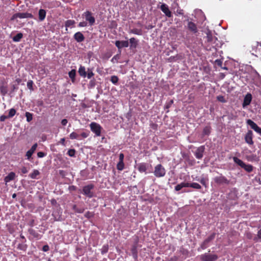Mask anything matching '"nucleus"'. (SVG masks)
Masks as SVG:
<instances>
[{
	"instance_id": "obj_41",
	"label": "nucleus",
	"mask_w": 261,
	"mask_h": 261,
	"mask_svg": "<svg viewBox=\"0 0 261 261\" xmlns=\"http://www.w3.org/2000/svg\"><path fill=\"white\" fill-rule=\"evenodd\" d=\"M200 182L205 187H206L207 182L208 181V179L206 178H201L199 180Z\"/></svg>"
},
{
	"instance_id": "obj_12",
	"label": "nucleus",
	"mask_w": 261,
	"mask_h": 261,
	"mask_svg": "<svg viewBox=\"0 0 261 261\" xmlns=\"http://www.w3.org/2000/svg\"><path fill=\"white\" fill-rule=\"evenodd\" d=\"M115 45L118 48L119 51L122 47H127L129 45L127 41H116L115 43Z\"/></svg>"
},
{
	"instance_id": "obj_18",
	"label": "nucleus",
	"mask_w": 261,
	"mask_h": 261,
	"mask_svg": "<svg viewBox=\"0 0 261 261\" xmlns=\"http://www.w3.org/2000/svg\"><path fill=\"white\" fill-rule=\"evenodd\" d=\"M37 147V144L35 143L32 146L31 148L27 152L26 156H27V158L28 160L30 159V158L31 157L32 154L34 153V152L36 150Z\"/></svg>"
},
{
	"instance_id": "obj_54",
	"label": "nucleus",
	"mask_w": 261,
	"mask_h": 261,
	"mask_svg": "<svg viewBox=\"0 0 261 261\" xmlns=\"http://www.w3.org/2000/svg\"><path fill=\"white\" fill-rule=\"evenodd\" d=\"M42 250L44 252H46L49 250V246L47 245L43 246Z\"/></svg>"
},
{
	"instance_id": "obj_45",
	"label": "nucleus",
	"mask_w": 261,
	"mask_h": 261,
	"mask_svg": "<svg viewBox=\"0 0 261 261\" xmlns=\"http://www.w3.org/2000/svg\"><path fill=\"white\" fill-rule=\"evenodd\" d=\"M75 151L73 149H70L68 151L67 154L70 156H74L75 155Z\"/></svg>"
},
{
	"instance_id": "obj_5",
	"label": "nucleus",
	"mask_w": 261,
	"mask_h": 261,
	"mask_svg": "<svg viewBox=\"0 0 261 261\" xmlns=\"http://www.w3.org/2000/svg\"><path fill=\"white\" fill-rule=\"evenodd\" d=\"M82 16L85 18L86 21L88 22L90 25H93L95 23V19L91 12L86 11L83 13Z\"/></svg>"
},
{
	"instance_id": "obj_25",
	"label": "nucleus",
	"mask_w": 261,
	"mask_h": 261,
	"mask_svg": "<svg viewBox=\"0 0 261 261\" xmlns=\"http://www.w3.org/2000/svg\"><path fill=\"white\" fill-rule=\"evenodd\" d=\"M70 138L71 139L81 140L80 135L76 132H72L70 134Z\"/></svg>"
},
{
	"instance_id": "obj_6",
	"label": "nucleus",
	"mask_w": 261,
	"mask_h": 261,
	"mask_svg": "<svg viewBox=\"0 0 261 261\" xmlns=\"http://www.w3.org/2000/svg\"><path fill=\"white\" fill-rule=\"evenodd\" d=\"M91 131L95 134L96 136H100L101 135V126L96 122H92L90 124Z\"/></svg>"
},
{
	"instance_id": "obj_51",
	"label": "nucleus",
	"mask_w": 261,
	"mask_h": 261,
	"mask_svg": "<svg viewBox=\"0 0 261 261\" xmlns=\"http://www.w3.org/2000/svg\"><path fill=\"white\" fill-rule=\"evenodd\" d=\"M180 186L181 187V188H184V187H189V183H188V182H181L180 183Z\"/></svg>"
},
{
	"instance_id": "obj_28",
	"label": "nucleus",
	"mask_w": 261,
	"mask_h": 261,
	"mask_svg": "<svg viewBox=\"0 0 261 261\" xmlns=\"http://www.w3.org/2000/svg\"><path fill=\"white\" fill-rule=\"evenodd\" d=\"M23 35L22 33H18L16 35L13 37V40L14 42H19L21 40V39L22 38Z\"/></svg>"
},
{
	"instance_id": "obj_33",
	"label": "nucleus",
	"mask_w": 261,
	"mask_h": 261,
	"mask_svg": "<svg viewBox=\"0 0 261 261\" xmlns=\"http://www.w3.org/2000/svg\"><path fill=\"white\" fill-rule=\"evenodd\" d=\"M121 50H119V53L115 55L111 59V62L113 63L118 62V60L120 59V54Z\"/></svg>"
},
{
	"instance_id": "obj_20",
	"label": "nucleus",
	"mask_w": 261,
	"mask_h": 261,
	"mask_svg": "<svg viewBox=\"0 0 261 261\" xmlns=\"http://www.w3.org/2000/svg\"><path fill=\"white\" fill-rule=\"evenodd\" d=\"M46 12L44 9H40L38 12L39 19L40 21H43L46 17Z\"/></svg>"
},
{
	"instance_id": "obj_27",
	"label": "nucleus",
	"mask_w": 261,
	"mask_h": 261,
	"mask_svg": "<svg viewBox=\"0 0 261 261\" xmlns=\"http://www.w3.org/2000/svg\"><path fill=\"white\" fill-rule=\"evenodd\" d=\"M40 174V172L37 170H34L33 172L31 173L29 176L32 179H36L37 176Z\"/></svg>"
},
{
	"instance_id": "obj_59",
	"label": "nucleus",
	"mask_w": 261,
	"mask_h": 261,
	"mask_svg": "<svg viewBox=\"0 0 261 261\" xmlns=\"http://www.w3.org/2000/svg\"><path fill=\"white\" fill-rule=\"evenodd\" d=\"M67 122H68L67 120V119H63V120H62V121H61V124H62L63 125L65 126V125H66L67 124Z\"/></svg>"
},
{
	"instance_id": "obj_2",
	"label": "nucleus",
	"mask_w": 261,
	"mask_h": 261,
	"mask_svg": "<svg viewBox=\"0 0 261 261\" xmlns=\"http://www.w3.org/2000/svg\"><path fill=\"white\" fill-rule=\"evenodd\" d=\"M233 160L234 162L240 166L241 167L243 168L248 172H250L253 170V167L252 165L250 164H246L244 162H243L241 160L239 159L237 157H233Z\"/></svg>"
},
{
	"instance_id": "obj_11",
	"label": "nucleus",
	"mask_w": 261,
	"mask_h": 261,
	"mask_svg": "<svg viewBox=\"0 0 261 261\" xmlns=\"http://www.w3.org/2000/svg\"><path fill=\"white\" fill-rule=\"evenodd\" d=\"M160 8L166 16L168 17H170L171 16V12L170 11L168 6L166 4H162Z\"/></svg>"
},
{
	"instance_id": "obj_57",
	"label": "nucleus",
	"mask_w": 261,
	"mask_h": 261,
	"mask_svg": "<svg viewBox=\"0 0 261 261\" xmlns=\"http://www.w3.org/2000/svg\"><path fill=\"white\" fill-rule=\"evenodd\" d=\"M132 253L133 254V255L135 256H137V253H136V247H134L132 249Z\"/></svg>"
},
{
	"instance_id": "obj_13",
	"label": "nucleus",
	"mask_w": 261,
	"mask_h": 261,
	"mask_svg": "<svg viewBox=\"0 0 261 261\" xmlns=\"http://www.w3.org/2000/svg\"><path fill=\"white\" fill-rule=\"evenodd\" d=\"M251 100H252L251 94L250 93L247 94L244 98V100H243V107L244 108L246 107H247V106H248L250 103Z\"/></svg>"
},
{
	"instance_id": "obj_15",
	"label": "nucleus",
	"mask_w": 261,
	"mask_h": 261,
	"mask_svg": "<svg viewBox=\"0 0 261 261\" xmlns=\"http://www.w3.org/2000/svg\"><path fill=\"white\" fill-rule=\"evenodd\" d=\"M187 27L188 29L192 32L193 33L197 32L198 30L196 24L192 21H188L187 24Z\"/></svg>"
},
{
	"instance_id": "obj_64",
	"label": "nucleus",
	"mask_w": 261,
	"mask_h": 261,
	"mask_svg": "<svg viewBox=\"0 0 261 261\" xmlns=\"http://www.w3.org/2000/svg\"><path fill=\"white\" fill-rule=\"evenodd\" d=\"M29 232L31 234H34L35 231L33 229H30Z\"/></svg>"
},
{
	"instance_id": "obj_22",
	"label": "nucleus",
	"mask_w": 261,
	"mask_h": 261,
	"mask_svg": "<svg viewBox=\"0 0 261 261\" xmlns=\"http://www.w3.org/2000/svg\"><path fill=\"white\" fill-rule=\"evenodd\" d=\"M78 72L81 76L83 77H86L87 72L86 71V68L84 66H80L78 70Z\"/></svg>"
},
{
	"instance_id": "obj_35",
	"label": "nucleus",
	"mask_w": 261,
	"mask_h": 261,
	"mask_svg": "<svg viewBox=\"0 0 261 261\" xmlns=\"http://www.w3.org/2000/svg\"><path fill=\"white\" fill-rule=\"evenodd\" d=\"M124 164L123 162L119 161L117 164V169L118 170L122 171L124 169Z\"/></svg>"
},
{
	"instance_id": "obj_47",
	"label": "nucleus",
	"mask_w": 261,
	"mask_h": 261,
	"mask_svg": "<svg viewBox=\"0 0 261 261\" xmlns=\"http://www.w3.org/2000/svg\"><path fill=\"white\" fill-rule=\"evenodd\" d=\"M80 135V138L82 139V138H86L87 137H88L89 135V132H83L81 134H79Z\"/></svg>"
},
{
	"instance_id": "obj_29",
	"label": "nucleus",
	"mask_w": 261,
	"mask_h": 261,
	"mask_svg": "<svg viewBox=\"0 0 261 261\" xmlns=\"http://www.w3.org/2000/svg\"><path fill=\"white\" fill-rule=\"evenodd\" d=\"M0 91L2 94L5 96L8 93L7 87L5 85H2L0 87Z\"/></svg>"
},
{
	"instance_id": "obj_53",
	"label": "nucleus",
	"mask_w": 261,
	"mask_h": 261,
	"mask_svg": "<svg viewBox=\"0 0 261 261\" xmlns=\"http://www.w3.org/2000/svg\"><path fill=\"white\" fill-rule=\"evenodd\" d=\"M45 155V154L43 152H38L37 153V156L38 158H43Z\"/></svg>"
},
{
	"instance_id": "obj_38",
	"label": "nucleus",
	"mask_w": 261,
	"mask_h": 261,
	"mask_svg": "<svg viewBox=\"0 0 261 261\" xmlns=\"http://www.w3.org/2000/svg\"><path fill=\"white\" fill-rule=\"evenodd\" d=\"M16 110L14 108L11 109L9 111V114L8 115L9 118L13 117L16 114Z\"/></svg>"
},
{
	"instance_id": "obj_3",
	"label": "nucleus",
	"mask_w": 261,
	"mask_h": 261,
	"mask_svg": "<svg viewBox=\"0 0 261 261\" xmlns=\"http://www.w3.org/2000/svg\"><path fill=\"white\" fill-rule=\"evenodd\" d=\"M215 236L216 233H213L205 239L201 244L200 247L197 249L198 251H200L201 250H204L210 246V243L215 239Z\"/></svg>"
},
{
	"instance_id": "obj_10",
	"label": "nucleus",
	"mask_w": 261,
	"mask_h": 261,
	"mask_svg": "<svg viewBox=\"0 0 261 261\" xmlns=\"http://www.w3.org/2000/svg\"><path fill=\"white\" fill-rule=\"evenodd\" d=\"M205 150L204 146H201L197 148L194 153L195 157L198 159H201L203 156V152Z\"/></svg>"
},
{
	"instance_id": "obj_63",
	"label": "nucleus",
	"mask_w": 261,
	"mask_h": 261,
	"mask_svg": "<svg viewBox=\"0 0 261 261\" xmlns=\"http://www.w3.org/2000/svg\"><path fill=\"white\" fill-rule=\"evenodd\" d=\"M64 142H65V139L64 138H62L60 140V142L61 143H62L63 145L64 144Z\"/></svg>"
},
{
	"instance_id": "obj_32",
	"label": "nucleus",
	"mask_w": 261,
	"mask_h": 261,
	"mask_svg": "<svg viewBox=\"0 0 261 261\" xmlns=\"http://www.w3.org/2000/svg\"><path fill=\"white\" fill-rule=\"evenodd\" d=\"M75 22L73 20H68L65 22V26L66 28L70 27L75 24Z\"/></svg>"
},
{
	"instance_id": "obj_39",
	"label": "nucleus",
	"mask_w": 261,
	"mask_h": 261,
	"mask_svg": "<svg viewBox=\"0 0 261 261\" xmlns=\"http://www.w3.org/2000/svg\"><path fill=\"white\" fill-rule=\"evenodd\" d=\"M206 34L207 41L211 42L213 39V36L210 30H208Z\"/></svg>"
},
{
	"instance_id": "obj_61",
	"label": "nucleus",
	"mask_w": 261,
	"mask_h": 261,
	"mask_svg": "<svg viewBox=\"0 0 261 261\" xmlns=\"http://www.w3.org/2000/svg\"><path fill=\"white\" fill-rule=\"evenodd\" d=\"M257 236L258 239H261V229L258 231Z\"/></svg>"
},
{
	"instance_id": "obj_8",
	"label": "nucleus",
	"mask_w": 261,
	"mask_h": 261,
	"mask_svg": "<svg viewBox=\"0 0 261 261\" xmlns=\"http://www.w3.org/2000/svg\"><path fill=\"white\" fill-rule=\"evenodd\" d=\"M247 123L252 129L261 135V128L258 126L251 119H248L247 120Z\"/></svg>"
},
{
	"instance_id": "obj_58",
	"label": "nucleus",
	"mask_w": 261,
	"mask_h": 261,
	"mask_svg": "<svg viewBox=\"0 0 261 261\" xmlns=\"http://www.w3.org/2000/svg\"><path fill=\"white\" fill-rule=\"evenodd\" d=\"M182 189L181 187L180 186L179 184L176 185L175 187V190L177 191L180 190Z\"/></svg>"
},
{
	"instance_id": "obj_9",
	"label": "nucleus",
	"mask_w": 261,
	"mask_h": 261,
	"mask_svg": "<svg viewBox=\"0 0 261 261\" xmlns=\"http://www.w3.org/2000/svg\"><path fill=\"white\" fill-rule=\"evenodd\" d=\"M214 181L218 184L228 185L229 184V180L223 175L215 177L214 178Z\"/></svg>"
},
{
	"instance_id": "obj_55",
	"label": "nucleus",
	"mask_w": 261,
	"mask_h": 261,
	"mask_svg": "<svg viewBox=\"0 0 261 261\" xmlns=\"http://www.w3.org/2000/svg\"><path fill=\"white\" fill-rule=\"evenodd\" d=\"M21 172L23 174L27 173L28 172L27 168L25 167H23L21 169Z\"/></svg>"
},
{
	"instance_id": "obj_4",
	"label": "nucleus",
	"mask_w": 261,
	"mask_h": 261,
	"mask_svg": "<svg viewBox=\"0 0 261 261\" xmlns=\"http://www.w3.org/2000/svg\"><path fill=\"white\" fill-rule=\"evenodd\" d=\"M153 173L156 177H162L165 175L166 170L161 164H158L154 167Z\"/></svg>"
},
{
	"instance_id": "obj_21",
	"label": "nucleus",
	"mask_w": 261,
	"mask_h": 261,
	"mask_svg": "<svg viewBox=\"0 0 261 261\" xmlns=\"http://www.w3.org/2000/svg\"><path fill=\"white\" fill-rule=\"evenodd\" d=\"M19 18H32L33 17V15L31 13H18V15H17Z\"/></svg>"
},
{
	"instance_id": "obj_60",
	"label": "nucleus",
	"mask_w": 261,
	"mask_h": 261,
	"mask_svg": "<svg viewBox=\"0 0 261 261\" xmlns=\"http://www.w3.org/2000/svg\"><path fill=\"white\" fill-rule=\"evenodd\" d=\"M18 15V13H15L14 14L11 18L12 20H14L15 18H19V17L17 16Z\"/></svg>"
},
{
	"instance_id": "obj_34",
	"label": "nucleus",
	"mask_w": 261,
	"mask_h": 261,
	"mask_svg": "<svg viewBox=\"0 0 261 261\" xmlns=\"http://www.w3.org/2000/svg\"><path fill=\"white\" fill-rule=\"evenodd\" d=\"M189 187H191L196 189H200L201 188V186L196 182L189 184Z\"/></svg>"
},
{
	"instance_id": "obj_26",
	"label": "nucleus",
	"mask_w": 261,
	"mask_h": 261,
	"mask_svg": "<svg viewBox=\"0 0 261 261\" xmlns=\"http://www.w3.org/2000/svg\"><path fill=\"white\" fill-rule=\"evenodd\" d=\"M69 77L71 79L72 82H74L75 76L76 75V70L75 69L71 70L68 73Z\"/></svg>"
},
{
	"instance_id": "obj_7",
	"label": "nucleus",
	"mask_w": 261,
	"mask_h": 261,
	"mask_svg": "<svg viewBox=\"0 0 261 261\" xmlns=\"http://www.w3.org/2000/svg\"><path fill=\"white\" fill-rule=\"evenodd\" d=\"M94 188L93 185H89L83 187V192L84 195L91 198L93 196V192L92 191Z\"/></svg>"
},
{
	"instance_id": "obj_19",
	"label": "nucleus",
	"mask_w": 261,
	"mask_h": 261,
	"mask_svg": "<svg viewBox=\"0 0 261 261\" xmlns=\"http://www.w3.org/2000/svg\"><path fill=\"white\" fill-rule=\"evenodd\" d=\"M15 177V173L11 172L7 176H6L5 177L4 181L7 184V182H9L10 181L13 180L14 179Z\"/></svg>"
},
{
	"instance_id": "obj_24",
	"label": "nucleus",
	"mask_w": 261,
	"mask_h": 261,
	"mask_svg": "<svg viewBox=\"0 0 261 261\" xmlns=\"http://www.w3.org/2000/svg\"><path fill=\"white\" fill-rule=\"evenodd\" d=\"M129 33L134 34L138 35H141L142 34V31L141 29H133L129 31Z\"/></svg>"
},
{
	"instance_id": "obj_36",
	"label": "nucleus",
	"mask_w": 261,
	"mask_h": 261,
	"mask_svg": "<svg viewBox=\"0 0 261 261\" xmlns=\"http://www.w3.org/2000/svg\"><path fill=\"white\" fill-rule=\"evenodd\" d=\"M25 116L27 118V121L28 122H30L33 119V115L32 113H30V112H26L25 114Z\"/></svg>"
},
{
	"instance_id": "obj_1",
	"label": "nucleus",
	"mask_w": 261,
	"mask_h": 261,
	"mask_svg": "<svg viewBox=\"0 0 261 261\" xmlns=\"http://www.w3.org/2000/svg\"><path fill=\"white\" fill-rule=\"evenodd\" d=\"M199 258L201 261H216L218 259V256L216 254L211 253L209 250L207 252L199 256Z\"/></svg>"
},
{
	"instance_id": "obj_23",
	"label": "nucleus",
	"mask_w": 261,
	"mask_h": 261,
	"mask_svg": "<svg viewBox=\"0 0 261 261\" xmlns=\"http://www.w3.org/2000/svg\"><path fill=\"white\" fill-rule=\"evenodd\" d=\"M181 59V56L180 55H176L175 56H171V57H169L167 59V60L169 62H172L177 61L178 60H180Z\"/></svg>"
},
{
	"instance_id": "obj_43",
	"label": "nucleus",
	"mask_w": 261,
	"mask_h": 261,
	"mask_svg": "<svg viewBox=\"0 0 261 261\" xmlns=\"http://www.w3.org/2000/svg\"><path fill=\"white\" fill-rule=\"evenodd\" d=\"M17 248L20 250L25 251V250H26V249L27 248V246L26 244H19L18 245Z\"/></svg>"
},
{
	"instance_id": "obj_56",
	"label": "nucleus",
	"mask_w": 261,
	"mask_h": 261,
	"mask_svg": "<svg viewBox=\"0 0 261 261\" xmlns=\"http://www.w3.org/2000/svg\"><path fill=\"white\" fill-rule=\"evenodd\" d=\"M119 161L123 162L124 154L123 153H120V154L119 155Z\"/></svg>"
},
{
	"instance_id": "obj_48",
	"label": "nucleus",
	"mask_w": 261,
	"mask_h": 261,
	"mask_svg": "<svg viewBox=\"0 0 261 261\" xmlns=\"http://www.w3.org/2000/svg\"><path fill=\"white\" fill-rule=\"evenodd\" d=\"M108 251V245H104L103 246L102 249H101V253L102 254H105L106 253H107Z\"/></svg>"
},
{
	"instance_id": "obj_17",
	"label": "nucleus",
	"mask_w": 261,
	"mask_h": 261,
	"mask_svg": "<svg viewBox=\"0 0 261 261\" xmlns=\"http://www.w3.org/2000/svg\"><path fill=\"white\" fill-rule=\"evenodd\" d=\"M148 165L145 163H140L138 165V171L141 172H146Z\"/></svg>"
},
{
	"instance_id": "obj_14",
	"label": "nucleus",
	"mask_w": 261,
	"mask_h": 261,
	"mask_svg": "<svg viewBox=\"0 0 261 261\" xmlns=\"http://www.w3.org/2000/svg\"><path fill=\"white\" fill-rule=\"evenodd\" d=\"M73 38L77 42H82L85 40L84 36L80 32L75 33Z\"/></svg>"
},
{
	"instance_id": "obj_62",
	"label": "nucleus",
	"mask_w": 261,
	"mask_h": 261,
	"mask_svg": "<svg viewBox=\"0 0 261 261\" xmlns=\"http://www.w3.org/2000/svg\"><path fill=\"white\" fill-rule=\"evenodd\" d=\"M69 189L71 190H74L76 189V187L74 186H71L69 187Z\"/></svg>"
},
{
	"instance_id": "obj_44",
	"label": "nucleus",
	"mask_w": 261,
	"mask_h": 261,
	"mask_svg": "<svg viewBox=\"0 0 261 261\" xmlns=\"http://www.w3.org/2000/svg\"><path fill=\"white\" fill-rule=\"evenodd\" d=\"M73 210L78 213H82L84 212V209L83 208H79L76 207L75 205L73 206Z\"/></svg>"
},
{
	"instance_id": "obj_49",
	"label": "nucleus",
	"mask_w": 261,
	"mask_h": 261,
	"mask_svg": "<svg viewBox=\"0 0 261 261\" xmlns=\"http://www.w3.org/2000/svg\"><path fill=\"white\" fill-rule=\"evenodd\" d=\"M87 25V22L86 21L80 22L78 24V26L79 27H86Z\"/></svg>"
},
{
	"instance_id": "obj_31",
	"label": "nucleus",
	"mask_w": 261,
	"mask_h": 261,
	"mask_svg": "<svg viewBox=\"0 0 261 261\" xmlns=\"http://www.w3.org/2000/svg\"><path fill=\"white\" fill-rule=\"evenodd\" d=\"M211 128L210 126H206L203 129V135H209L211 133Z\"/></svg>"
},
{
	"instance_id": "obj_50",
	"label": "nucleus",
	"mask_w": 261,
	"mask_h": 261,
	"mask_svg": "<svg viewBox=\"0 0 261 261\" xmlns=\"http://www.w3.org/2000/svg\"><path fill=\"white\" fill-rule=\"evenodd\" d=\"M9 117L7 116H6V115H2L1 117H0V121H2V122H3L6 119H8Z\"/></svg>"
},
{
	"instance_id": "obj_37",
	"label": "nucleus",
	"mask_w": 261,
	"mask_h": 261,
	"mask_svg": "<svg viewBox=\"0 0 261 261\" xmlns=\"http://www.w3.org/2000/svg\"><path fill=\"white\" fill-rule=\"evenodd\" d=\"M118 80H119V79H118V76H117L116 75H113L111 77V80H110L111 82L115 85L117 84Z\"/></svg>"
},
{
	"instance_id": "obj_42",
	"label": "nucleus",
	"mask_w": 261,
	"mask_h": 261,
	"mask_svg": "<svg viewBox=\"0 0 261 261\" xmlns=\"http://www.w3.org/2000/svg\"><path fill=\"white\" fill-rule=\"evenodd\" d=\"M33 82L32 80H29L27 83V87L31 91H33Z\"/></svg>"
},
{
	"instance_id": "obj_30",
	"label": "nucleus",
	"mask_w": 261,
	"mask_h": 261,
	"mask_svg": "<svg viewBox=\"0 0 261 261\" xmlns=\"http://www.w3.org/2000/svg\"><path fill=\"white\" fill-rule=\"evenodd\" d=\"M129 42L131 44V47L136 48L137 44H138V41L134 37L131 38L129 39Z\"/></svg>"
},
{
	"instance_id": "obj_16",
	"label": "nucleus",
	"mask_w": 261,
	"mask_h": 261,
	"mask_svg": "<svg viewBox=\"0 0 261 261\" xmlns=\"http://www.w3.org/2000/svg\"><path fill=\"white\" fill-rule=\"evenodd\" d=\"M245 141L248 144L252 145L253 143L252 141V132L249 130L245 136Z\"/></svg>"
},
{
	"instance_id": "obj_46",
	"label": "nucleus",
	"mask_w": 261,
	"mask_h": 261,
	"mask_svg": "<svg viewBox=\"0 0 261 261\" xmlns=\"http://www.w3.org/2000/svg\"><path fill=\"white\" fill-rule=\"evenodd\" d=\"M217 99L219 101H220V102H226V100L225 99V98L222 95H219L217 97Z\"/></svg>"
},
{
	"instance_id": "obj_40",
	"label": "nucleus",
	"mask_w": 261,
	"mask_h": 261,
	"mask_svg": "<svg viewBox=\"0 0 261 261\" xmlns=\"http://www.w3.org/2000/svg\"><path fill=\"white\" fill-rule=\"evenodd\" d=\"M94 75V73L92 69L88 68L86 76L88 79H90Z\"/></svg>"
},
{
	"instance_id": "obj_52",
	"label": "nucleus",
	"mask_w": 261,
	"mask_h": 261,
	"mask_svg": "<svg viewBox=\"0 0 261 261\" xmlns=\"http://www.w3.org/2000/svg\"><path fill=\"white\" fill-rule=\"evenodd\" d=\"M215 63L219 66H222V61L221 60L217 59L215 61Z\"/></svg>"
}]
</instances>
